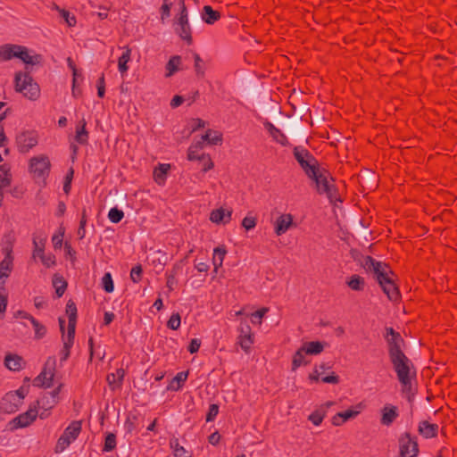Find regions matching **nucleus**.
I'll return each mask as SVG.
<instances>
[{
	"label": "nucleus",
	"mask_w": 457,
	"mask_h": 457,
	"mask_svg": "<svg viewBox=\"0 0 457 457\" xmlns=\"http://www.w3.org/2000/svg\"><path fill=\"white\" fill-rule=\"evenodd\" d=\"M308 178L315 183L316 190L320 195H326L330 202L337 200L333 179L328 170L320 167L316 169L314 176H309Z\"/></svg>",
	"instance_id": "nucleus-1"
},
{
	"label": "nucleus",
	"mask_w": 457,
	"mask_h": 457,
	"mask_svg": "<svg viewBox=\"0 0 457 457\" xmlns=\"http://www.w3.org/2000/svg\"><path fill=\"white\" fill-rule=\"evenodd\" d=\"M15 90L26 98L35 101L40 96V88L29 72H16L14 76Z\"/></svg>",
	"instance_id": "nucleus-2"
},
{
	"label": "nucleus",
	"mask_w": 457,
	"mask_h": 457,
	"mask_svg": "<svg viewBox=\"0 0 457 457\" xmlns=\"http://www.w3.org/2000/svg\"><path fill=\"white\" fill-rule=\"evenodd\" d=\"M390 361L393 365L395 371L396 372L397 378L403 386V392H409L411 390V361L403 353L399 356L390 357Z\"/></svg>",
	"instance_id": "nucleus-3"
},
{
	"label": "nucleus",
	"mask_w": 457,
	"mask_h": 457,
	"mask_svg": "<svg viewBox=\"0 0 457 457\" xmlns=\"http://www.w3.org/2000/svg\"><path fill=\"white\" fill-rule=\"evenodd\" d=\"M361 266L369 272H371L379 284L380 281L394 275L390 267L381 262H378L370 256H365L361 261Z\"/></svg>",
	"instance_id": "nucleus-4"
},
{
	"label": "nucleus",
	"mask_w": 457,
	"mask_h": 457,
	"mask_svg": "<svg viewBox=\"0 0 457 457\" xmlns=\"http://www.w3.org/2000/svg\"><path fill=\"white\" fill-rule=\"evenodd\" d=\"M293 153L306 176H314L316 169L320 168L319 162L314 156L308 150L301 146H295Z\"/></svg>",
	"instance_id": "nucleus-5"
},
{
	"label": "nucleus",
	"mask_w": 457,
	"mask_h": 457,
	"mask_svg": "<svg viewBox=\"0 0 457 457\" xmlns=\"http://www.w3.org/2000/svg\"><path fill=\"white\" fill-rule=\"evenodd\" d=\"M14 237L12 235L6 236V241L3 247L5 254L4 259L0 262V287L4 284V278H8L12 270L13 257L12 255Z\"/></svg>",
	"instance_id": "nucleus-6"
},
{
	"label": "nucleus",
	"mask_w": 457,
	"mask_h": 457,
	"mask_svg": "<svg viewBox=\"0 0 457 457\" xmlns=\"http://www.w3.org/2000/svg\"><path fill=\"white\" fill-rule=\"evenodd\" d=\"M81 431V421H72L63 431L62 435L59 437L56 445L55 453L63 452L76 438Z\"/></svg>",
	"instance_id": "nucleus-7"
},
{
	"label": "nucleus",
	"mask_w": 457,
	"mask_h": 457,
	"mask_svg": "<svg viewBox=\"0 0 457 457\" xmlns=\"http://www.w3.org/2000/svg\"><path fill=\"white\" fill-rule=\"evenodd\" d=\"M56 359L54 356L48 357L43 370L33 380V386L37 387H50L55 372Z\"/></svg>",
	"instance_id": "nucleus-8"
},
{
	"label": "nucleus",
	"mask_w": 457,
	"mask_h": 457,
	"mask_svg": "<svg viewBox=\"0 0 457 457\" xmlns=\"http://www.w3.org/2000/svg\"><path fill=\"white\" fill-rule=\"evenodd\" d=\"M175 31L179 37L188 45L192 44L191 27L188 21L187 10L185 6L184 0H181V11L179 18L175 24Z\"/></svg>",
	"instance_id": "nucleus-9"
},
{
	"label": "nucleus",
	"mask_w": 457,
	"mask_h": 457,
	"mask_svg": "<svg viewBox=\"0 0 457 457\" xmlns=\"http://www.w3.org/2000/svg\"><path fill=\"white\" fill-rule=\"evenodd\" d=\"M50 161L46 155L32 157L29 161V171L35 179H45L50 170Z\"/></svg>",
	"instance_id": "nucleus-10"
},
{
	"label": "nucleus",
	"mask_w": 457,
	"mask_h": 457,
	"mask_svg": "<svg viewBox=\"0 0 457 457\" xmlns=\"http://www.w3.org/2000/svg\"><path fill=\"white\" fill-rule=\"evenodd\" d=\"M386 331V334L385 338L388 346L389 358L403 354V347L404 345V341L402 336L392 328H387Z\"/></svg>",
	"instance_id": "nucleus-11"
},
{
	"label": "nucleus",
	"mask_w": 457,
	"mask_h": 457,
	"mask_svg": "<svg viewBox=\"0 0 457 457\" xmlns=\"http://www.w3.org/2000/svg\"><path fill=\"white\" fill-rule=\"evenodd\" d=\"M37 142L38 136L34 130L23 131L16 137L17 147L21 153H28L37 145Z\"/></svg>",
	"instance_id": "nucleus-12"
},
{
	"label": "nucleus",
	"mask_w": 457,
	"mask_h": 457,
	"mask_svg": "<svg viewBox=\"0 0 457 457\" xmlns=\"http://www.w3.org/2000/svg\"><path fill=\"white\" fill-rule=\"evenodd\" d=\"M401 457H416L419 453L417 441L409 433H404L399 438Z\"/></svg>",
	"instance_id": "nucleus-13"
},
{
	"label": "nucleus",
	"mask_w": 457,
	"mask_h": 457,
	"mask_svg": "<svg viewBox=\"0 0 457 457\" xmlns=\"http://www.w3.org/2000/svg\"><path fill=\"white\" fill-rule=\"evenodd\" d=\"M37 414V405H30L27 411L14 418L11 424H12L13 428H26L36 420Z\"/></svg>",
	"instance_id": "nucleus-14"
},
{
	"label": "nucleus",
	"mask_w": 457,
	"mask_h": 457,
	"mask_svg": "<svg viewBox=\"0 0 457 457\" xmlns=\"http://www.w3.org/2000/svg\"><path fill=\"white\" fill-rule=\"evenodd\" d=\"M21 403V397L18 394L7 393L0 402V410L4 413H13L18 411Z\"/></svg>",
	"instance_id": "nucleus-15"
},
{
	"label": "nucleus",
	"mask_w": 457,
	"mask_h": 457,
	"mask_svg": "<svg viewBox=\"0 0 457 457\" xmlns=\"http://www.w3.org/2000/svg\"><path fill=\"white\" fill-rule=\"evenodd\" d=\"M379 286L390 301L395 302L399 300L400 293L395 283V274L385 280L380 281Z\"/></svg>",
	"instance_id": "nucleus-16"
},
{
	"label": "nucleus",
	"mask_w": 457,
	"mask_h": 457,
	"mask_svg": "<svg viewBox=\"0 0 457 457\" xmlns=\"http://www.w3.org/2000/svg\"><path fill=\"white\" fill-rule=\"evenodd\" d=\"M64 324L65 320L62 318H59V325L60 329L62 333V340H63V348L61 351V361H66L71 353V348L74 342V337L75 335L70 336V334H67L66 336L63 335L64 332Z\"/></svg>",
	"instance_id": "nucleus-17"
},
{
	"label": "nucleus",
	"mask_w": 457,
	"mask_h": 457,
	"mask_svg": "<svg viewBox=\"0 0 457 457\" xmlns=\"http://www.w3.org/2000/svg\"><path fill=\"white\" fill-rule=\"evenodd\" d=\"M253 337L250 326L248 324L241 325L238 344L245 353H248L251 349L253 343Z\"/></svg>",
	"instance_id": "nucleus-18"
},
{
	"label": "nucleus",
	"mask_w": 457,
	"mask_h": 457,
	"mask_svg": "<svg viewBox=\"0 0 457 457\" xmlns=\"http://www.w3.org/2000/svg\"><path fill=\"white\" fill-rule=\"evenodd\" d=\"M293 226V216L290 213L281 214L274 223L277 236L285 234Z\"/></svg>",
	"instance_id": "nucleus-19"
},
{
	"label": "nucleus",
	"mask_w": 457,
	"mask_h": 457,
	"mask_svg": "<svg viewBox=\"0 0 457 457\" xmlns=\"http://www.w3.org/2000/svg\"><path fill=\"white\" fill-rule=\"evenodd\" d=\"M66 313L69 318L68 332L70 336L75 335V328L77 321V307L73 301L69 300L66 304Z\"/></svg>",
	"instance_id": "nucleus-20"
},
{
	"label": "nucleus",
	"mask_w": 457,
	"mask_h": 457,
	"mask_svg": "<svg viewBox=\"0 0 457 457\" xmlns=\"http://www.w3.org/2000/svg\"><path fill=\"white\" fill-rule=\"evenodd\" d=\"M20 49V45L4 44L0 46V61L7 62L12 58H17V51Z\"/></svg>",
	"instance_id": "nucleus-21"
},
{
	"label": "nucleus",
	"mask_w": 457,
	"mask_h": 457,
	"mask_svg": "<svg viewBox=\"0 0 457 457\" xmlns=\"http://www.w3.org/2000/svg\"><path fill=\"white\" fill-rule=\"evenodd\" d=\"M17 58L21 59L26 64H37L40 62L41 56L39 54L31 55L29 50L23 46L20 45V49L17 51Z\"/></svg>",
	"instance_id": "nucleus-22"
},
{
	"label": "nucleus",
	"mask_w": 457,
	"mask_h": 457,
	"mask_svg": "<svg viewBox=\"0 0 457 457\" xmlns=\"http://www.w3.org/2000/svg\"><path fill=\"white\" fill-rule=\"evenodd\" d=\"M11 179L10 166L6 163L0 165V206L3 202L2 189L10 186Z\"/></svg>",
	"instance_id": "nucleus-23"
},
{
	"label": "nucleus",
	"mask_w": 457,
	"mask_h": 457,
	"mask_svg": "<svg viewBox=\"0 0 457 457\" xmlns=\"http://www.w3.org/2000/svg\"><path fill=\"white\" fill-rule=\"evenodd\" d=\"M359 413V410H347L345 411L337 412L332 417V424L337 427L342 426L345 421L354 419Z\"/></svg>",
	"instance_id": "nucleus-24"
},
{
	"label": "nucleus",
	"mask_w": 457,
	"mask_h": 457,
	"mask_svg": "<svg viewBox=\"0 0 457 457\" xmlns=\"http://www.w3.org/2000/svg\"><path fill=\"white\" fill-rule=\"evenodd\" d=\"M24 364L23 359L17 354H7L4 358V365L10 370H21L24 367Z\"/></svg>",
	"instance_id": "nucleus-25"
},
{
	"label": "nucleus",
	"mask_w": 457,
	"mask_h": 457,
	"mask_svg": "<svg viewBox=\"0 0 457 457\" xmlns=\"http://www.w3.org/2000/svg\"><path fill=\"white\" fill-rule=\"evenodd\" d=\"M325 345V342L311 341L303 343L301 347L309 355H317L323 352Z\"/></svg>",
	"instance_id": "nucleus-26"
},
{
	"label": "nucleus",
	"mask_w": 457,
	"mask_h": 457,
	"mask_svg": "<svg viewBox=\"0 0 457 457\" xmlns=\"http://www.w3.org/2000/svg\"><path fill=\"white\" fill-rule=\"evenodd\" d=\"M438 426L423 420L419 425V433L426 438L435 437L437 435Z\"/></svg>",
	"instance_id": "nucleus-27"
},
{
	"label": "nucleus",
	"mask_w": 457,
	"mask_h": 457,
	"mask_svg": "<svg viewBox=\"0 0 457 457\" xmlns=\"http://www.w3.org/2000/svg\"><path fill=\"white\" fill-rule=\"evenodd\" d=\"M232 211H226L223 208L213 210L210 214V220L214 223H228L231 219Z\"/></svg>",
	"instance_id": "nucleus-28"
},
{
	"label": "nucleus",
	"mask_w": 457,
	"mask_h": 457,
	"mask_svg": "<svg viewBox=\"0 0 457 457\" xmlns=\"http://www.w3.org/2000/svg\"><path fill=\"white\" fill-rule=\"evenodd\" d=\"M125 376L123 369H118L115 373L107 375V382L112 390L120 387Z\"/></svg>",
	"instance_id": "nucleus-29"
},
{
	"label": "nucleus",
	"mask_w": 457,
	"mask_h": 457,
	"mask_svg": "<svg viewBox=\"0 0 457 457\" xmlns=\"http://www.w3.org/2000/svg\"><path fill=\"white\" fill-rule=\"evenodd\" d=\"M58 403L57 399L50 397V395L45 394L43 395L34 405H37V410L45 409L46 411H50L54 407V405Z\"/></svg>",
	"instance_id": "nucleus-30"
},
{
	"label": "nucleus",
	"mask_w": 457,
	"mask_h": 457,
	"mask_svg": "<svg viewBox=\"0 0 457 457\" xmlns=\"http://www.w3.org/2000/svg\"><path fill=\"white\" fill-rule=\"evenodd\" d=\"M203 143L206 141L209 145H217L222 142V134L218 131L208 129L200 140Z\"/></svg>",
	"instance_id": "nucleus-31"
},
{
	"label": "nucleus",
	"mask_w": 457,
	"mask_h": 457,
	"mask_svg": "<svg viewBox=\"0 0 457 457\" xmlns=\"http://www.w3.org/2000/svg\"><path fill=\"white\" fill-rule=\"evenodd\" d=\"M397 417L396 407L385 406L382 411L381 423L386 426L391 425Z\"/></svg>",
	"instance_id": "nucleus-32"
},
{
	"label": "nucleus",
	"mask_w": 457,
	"mask_h": 457,
	"mask_svg": "<svg viewBox=\"0 0 457 457\" xmlns=\"http://www.w3.org/2000/svg\"><path fill=\"white\" fill-rule=\"evenodd\" d=\"M46 237L37 235L33 236V258L40 257L45 254L44 249L46 245Z\"/></svg>",
	"instance_id": "nucleus-33"
},
{
	"label": "nucleus",
	"mask_w": 457,
	"mask_h": 457,
	"mask_svg": "<svg viewBox=\"0 0 457 457\" xmlns=\"http://www.w3.org/2000/svg\"><path fill=\"white\" fill-rule=\"evenodd\" d=\"M202 18L207 24H213L220 18V14L211 6L205 5L203 9Z\"/></svg>",
	"instance_id": "nucleus-34"
},
{
	"label": "nucleus",
	"mask_w": 457,
	"mask_h": 457,
	"mask_svg": "<svg viewBox=\"0 0 457 457\" xmlns=\"http://www.w3.org/2000/svg\"><path fill=\"white\" fill-rule=\"evenodd\" d=\"M123 49L124 52L118 60V69L121 74H124L128 71L129 67L127 64L130 61L131 56V49L129 46H125Z\"/></svg>",
	"instance_id": "nucleus-35"
},
{
	"label": "nucleus",
	"mask_w": 457,
	"mask_h": 457,
	"mask_svg": "<svg viewBox=\"0 0 457 457\" xmlns=\"http://www.w3.org/2000/svg\"><path fill=\"white\" fill-rule=\"evenodd\" d=\"M86 124L87 122L85 119H82L76 129L75 140L81 145L87 144L88 138V133L86 130Z\"/></svg>",
	"instance_id": "nucleus-36"
},
{
	"label": "nucleus",
	"mask_w": 457,
	"mask_h": 457,
	"mask_svg": "<svg viewBox=\"0 0 457 457\" xmlns=\"http://www.w3.org/2000/svg\"><path fill=\"white\" fill-rule=\"evenodd\" d=\"M308 353H306L304 351L302 350V347H300L295 353L293 356L292 360V370H295L300 366L307 365L309 363V361L306 360L305 356Z\"/></svg>",
	"instance_id": "nucleus-37"
},
{
	"label": "nucleus",
	"mask_w": 457,
	"mask_h": 457,
	"mask_svg": "<svg viewBox=\"0 0 457 457\" xmlns=\"http://www.w3.org/2000/svg\"><path fill=\"white\" fill-rule=\"evenodd\" d=\"M170 168V164H160L159 167L154 170V178L157 184L162 185L164 183Z\"/></svg>",
	"instance_id": "nucleus-38"
},
{
	"label": "nucleus",
	"mask_w": 457,
	"mask_h": 457,
	"mask_svg": "<svg viewBox=\"0 0 457 457\" xmlns=\"http://www.w3.org/2000/svg\"><path fill=\"white\" fill-rule=\"evenodd\" d=\"M181 64V57L179 55L172 56L166 64V77H171L176 71L179 70Z\"/></svg>",
	"instance_id": "nucleus-39"
},
{
	"label": "nucleus",
	"mask_w": 457,
	"mask_h": 457,
	"mask_svg": "<svg viewBox=\"0 0 457 457\" xmlns=\"http://www.w3.org/2000/svg\"><path fill=\"white\" fill-rule=\"evenodd\" d=\"M226 253L227 251L224 247H217L214 249L212 262L215 272H217L218 269L222 266Z\"/></svg>",
	"instance_id": "nucleus-40"
},
{
	"label": "nucleus",
	"mask_w": 457,
	"mask_h": 457,
	"mask_svg": "<svg viewBox=\"0 0 457 457\" xmlns=\"http://www.w3.org/2000/svg\"><path fill=\"white\" fill-rule=\"evenodd\" d=\"M201 149H203V142L202 141H198L195 144H193L192 145H190V147L188 148V151H187V159L189 161H195V160L201 161L202 154H198L199 150H201Z\"/></svg>",
	"instance_id": "nucleus-41"
},
{
	"label": "nucleus",
	"mask_w": 457,
	"mask_h": 457,
	"mask_svg": "<svg viewBox=\"0 0 457 457\" xmlns=\"http://www.w3.org/2000/svg\"><path fill=\"white\" fill-rule=\"evenodd\" d=\"M325 416H326V411L324 410V407H320L319 409H317L316 411H314L313 412H312L309 415L308 420L313 425L319 426L321 424Z\"/></svg>",
	"instance_id": "nucleus-42"
},
{
	"label": "nucleus",
	"mask_w": 457,
	"mask_h": 457,
	"mask_svg": "<svg viewBox=\"0 0 457 457\" xmlns=\"http://www.w3.org/2000/svg\"><path fill=\"white\" fill-rule=\"evenodd\" d=\"M53 284L55 288L57 297H61L66 290L67 282L62 277L54 276Z\"/></svg>",
	"instance_id": "nucleus-43"
},
{
	"label": "nucleus",
	"mask_w": 457,
	"mask_h": 457,
	"mask_svg": "<svg viewBox=\"0 0 457 457\" xmlns=\"http://www.w3.org/2000/svg\"><path fill=\"white\" fill-rule=\"evenodd\" d=\"M347 285L353 290L361 291L364 287V279L358 275H353Z\"/></svg>",
	"instance_id": "nucleus-44"
},
{
	"label": "nucleus",
	"mask_w": 457,
	"mask_h": 457,
	"mask_svg": "<svg viewBox=\"0 0 457 457\" xmlns=\"http://www.w3.org/2000/svg\"><path fill=\"white\" fill-rule=\"evenodd\" d=\"M30 323L32 324L35 330V337L37 339L44 337L46 333V328L39 323L35 318H31Z\"/></svg>",
	"instance_id": "nucleus-45"
},
{
	"label": "nucleus",
	"mask_w": 457,
	"mask_h": 457,
	"mask_svg": "<svg viewBox=\"0 0 457 457\" xmlns=\"http://www.w3.org/2000/svg\"><path fill=\"white\" fill-rule=\"evenodd\" d=\"M194 60H195V71L196 73V76L199 78H203L205 73V69L204 65V61L201 59L198 54H194Z\"/></svg>",
	"instance_id": "nucleus-46"
},
{
	"label": "nucleus",
	"mask_w": 457,
	"mask_h": 457,
	"mask_svg": "<svg viewBox=\"0 0 457 457\" xmlns=\"http://www.w3.org/2000/svg\"><path fill=\"white\" fill-rule=\"evenodd\" d=\"M123 217H124L123 212L121 210L118 209L117 207L112 208L109 211L108 218L113 223L120 222Z\"/></svg>",
	"instance_id": "nucleus-47"
},
{
	"label": "nucleus",
	"mask_w": 457,
	"mask_h": 457,
	"mask_svg": "<svg viewBox=\"0 0 457 457\" xmlns=\"http://www.w3.org/2000/svg\"><path fill=\"white\" fill-rule=\"evenodd\" d=\"M116 446V436L114 434L110 433L106 436L104 441V451L110 452L112 451Z\"/></svg>",
	"instance_id": "nucleus-48"
},
{
	"label": "nucleus",
	"mask_w": 457,
	"mask_h": 457,
	"mask_svg": "<svg viewBox=\"0 0 457 457\" xmlns=\"http://www.w3.org/2000/svg\"><path fill=\"white\" fill-rule=\"evenodd\" d=\"M102 284L104 289L107 293H111L114 289L113 281L110 273H105L102 278Z\"/></svg>",
	"instance_id": "nucleus-49"
},
{
	"label": "nucleus",
	"mask_w": 457,
	"mask_h": 457,
	"mask_svg": "<svg viewBox=\"0 0 457 457\" xmlns=\"http://www.w3.org/2000/svg\"><path fill=\"white\" fill-rule=\"evenodd\" d=\"M169 328L176 330L180 327V316L179 313H173L167 322Z\"/></svg>",
	"instance_id": "nucleus-50"
},
{
	"label": "nucleus",
	"mask_w": 457,
	"mask_h": 457,
	"mask_svg": "<svg viewBox=\"0 0 457 457\" xmlns=\"http://www.w3.org/2000/svg\"><path fill=\"white\" fill-rule=\"evenodd\" d=\"M266 128L268 129L270 134L279 143H282V140L278 138V136L282 138H285V136L281 134L280 130L278 129L273 124L268 122L266 124Z\"/></svg>",
	"instance_id": "nucleus-51"
},
{
	"label": "nucleus",
	"mask_w": 457,
	"mask_h": 457,
	"mask_svg": "<svg viewBox=\"0 0 457 457\" xmlns=\"http://www.w3.org/2000/svg\"><path fill=\"white\" fill-rule=\"evenodd\" d=\"M142 267L140 265H137L132 268L130 271V278L133 282L137 283L141 280L142 278Z\"/></svg>",
	"instance_id": "nucleus-52"
},
{
	"label": "nucleus",
	"mask_w": 457,
	"mask_h": 457,
	"mask_svg": "<svg viewBox=\"0 0 457 457\" xmlns=\"http://www.w3.org/2000/svg\"><path fill=\"white\" fill-rule=\"evenodd\" d=\"M257 220L255 217L246 216L242 220V226L246 229H253L256 226Z\"/></svg>",
	"instance_id": "nucleus-53"
},
{
	"label": "nucleus",
	"mask_w": 457,
	"mask_h": 457,
	"mask_svg": "<svg viewBox=\"0 0 457 457\" xmlns=\"http://www.w3.org/2000/svg\"><path fill=\"white\" fill-rule=\"evenodd\" d=\"M269 309L266 308V307H263L258 311H256L255 312H253L252 314V317H253V320H252V322L253 323H258V324H261L262 323V319L263 318V316L268 312Z\"/></svg>",
	"instance_id": "nucleus-54"
},
{
	"label": "nucleus",
	"mask_w": 457,
	"mask_h": 457,
	"mask_svg": "<svg viewBox=\"0 0 457 457\" xmlns=\"http://www.w3.org/2000/svg\"><path fill=\"white\" fill-rule=\"evenodd\" d=\"M60 13L62 17L65 20L66 23L70 27H74L76 25V18L73 15H70V12L65 10H61Z\"/></svg>",
	"instance_id": "nucleus-55"
},
{
	"label": "nucleus",
	"mask_w": 457,
	"mask_h": 457,
	"mask_svg": "<svg viewBox=\"0 0 457 457\" xmlns=\"http://www.w3.org/2000/svg\"><path fill=\"white\" fill-rule=\"evenodd\" d=\"M200 162H203V171L204 172L213 168V162L208 154H202V160Z\"/></svg>",
	"instance_id": "nucleus-56"
},
{
	"label": "nucleus",
	"mask_w": 457,
	"mask_h": 457,
	"mask_svg": "<svg viewBox=\"0 0 457 457\" xmlns=\"http://www.w3.org/2000/svg\"><path fill=\"white\" fill-rule=\"evenodd\" d=\"M219 413V406L217 404H211L208 413L206 415V421L213 420Z\"/></svg>",
	"instance_id": "nucleus-57"
},
{
	"label": "nucleus",
	"mask_w": 457,
	"mask_h": 457,
	"mask_svg": "<svg viewBox=\"0 0 457 457\" xmlns=\"http://www.w3.org/2000/svg\"><path fill=\"white\" fill-rule=\"evenodd\" d=\"M39 258H40L42 263L47 268L54 265V263H55V258L53 254H48V255L44 254V255L40 256Z\"/></svg>",
	"instance_id": "nucleus-58"
},
{
	"label": "nucleus",
	"mask_w": 457,
	"mask_h": 457,
	"mask_svg": "<svg viewBox=\"0 0 457 457\" xmlns=\"http://www.w3.org/2000/svg\"><path fill=\"white\" fill-rule=\"evenodd\" d=\"M187 372H184V371L179 372L173 378V382L178 383V386L176 389L180 388L181 384L184 383L187 380Z\"/></svg>",
	"instance_id": "nucleus-59"
},
{
	"label": "nucleus",
	"mask_w": 457,
	"mask_h": 457,
	"mask_svg": "<svg viewBox=\"0 0 457 457\" xmlns=\"http://www.w3.org/2000/svg\"><path fill=\"white\" fill-rule=\"evenodd\" d=\"M321 381L328 384H337L339 382V377L334 372H331L330 375L321 378Z\"/></svg>",
	"instance_id": "nucleus-60"
},
{
	"label": "nucleus",
	"mask_w": 457,
	"mask_h": 457,
	"mask_svg": "<svg viewBox=\"0 0 457 457\" xmlns=\"http://www.w3.org/2000/svg\"><path fill=\"white\" fill-rule=\"evenodd\" d=\"M200 345H201V341L197 338H194L191 340V342L189 344L188 351L191 353H195L198 352Z\"/></svg>",
	"instance_id": "nucleus-61"
},
{
	"label": "nucleus",
	"mask_w": 457,
	"mask_h": 457,
	"mask_svg": "<svg viewBox=\"0 0 457 457\" xmlns=\"http://www.w3.org/2000/svg\"><path fill=\"white\" fill-rule=\"evenodd\" d=\"M7 295L0 293V314L4 313L7 306Z\"/></svg>",
	"instance_id": "nucleus-62"
},
{
	"label": "nucleus",
	"mask_w": 457,
	"mask_h": 457,
	"mask_svg": "<svg viewBox=\"0 0 457 457\" xmlns=\"http://www.w3.org/2000/svg\"><path fill=\"white\" fill-rule=\"evenodd\" d=\"M62 237H63V233H62L60 235H54L52 237V242H53V245H54V248H60L62 246Z\"/></svg>",
	"instance_id": "nucleus-63"
},
{
	"label": "nucleus",
	"mask_w": 457,
	"mask_h": 457,
	"mask_svg": "<svg viewBox=\"0 0 457 457\" xmlns=\"http://www.w3.org/2000/svg\"><path fill=\"white\" fill-rule=\"evenodd\" d=\"M174 457H191L190 453L185 450V448H178L173 453Z\"/></svg>",
	"instance_id": "nucleus-64"
}]
</instances>
